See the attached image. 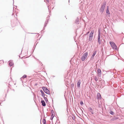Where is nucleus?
Wrapping results in <instances>:
<instances>
[{"label":"nucleus","mask_w":124,"mask_h":124,"mask_svg":"<svg viewBox=\"0 0 124 124\" xmlns=\"http://www.w3.org/2000/svg\"><path fill=\"white\" fill-rule=\"evenodd\" d=\"M41 103H42V105L43 106H45L46 105V104L44 100L41 101Z\"/></svg>","instance_id":"obj_11"},{"label":"nucleus","mask_w":124,"mask_h":124,"mask_svg":"<svg viewBox=\"0 0 124 124\" xmlns=\"http://www.w3.org/2000/svg\"><path fill=\"white\" fill-rule=\"evenodd\" d=\"M79 21L78 19H78H77L75 21V23L76 24H78L79 22Z\"/></svg>","instance_id":"obj_16"},{"label":"nucleus","mask_w":124,"mask_h":124,"mask_svg":"<svg viewBox=\"0 0 124 124\" xmlns=\"http://www.w3.org/2000/svg\"><path fill=\"white\" fill-rule=\"evenodd\" d=\"M106 5V3L104 2L101 5V8L100 9V11L102 13H103L104 8H105Z\"/></svg>","instance_id":"obj_3"},{"label":"nucleus","mask_w":124,"mask_h":124,"mask_svg":"<svg viewBox=\"0 0 124 124\" xmlns=\"http://www.w3.org/2000/svg\"><path fill=\"white\" fill-rule=\"evenodd\" d=\"M80 104L82 105L83 104V103L82 101H80Z\"/></svg>","instance_id":"obj_24"},{"label":"nucleus","mask_w":124,"mask_h":124,"mask_svg":"<svg viewBox=\"0 0 124 124\" xmlns=\"http://www.w3.org/2000/svg\"><path fill=\"white\" fill-rule=\"evenodd\" d=\"M81 83V80H78L77 83V87L79 88L80 87V84Z\"/></svg>","instance_id":"obj_9"},{"label":"nucleus","mask_w":124,"mask_h":124,"mask_svg":"<svg viewBox=\"0 0 124 124\" xmlns=\"http://www.w3.org/2000/svg\"><path fill=\"white\" fill-rule=\"evenodd\" d=\"M94 79L96 81H97L98 80L97 77L96 76H95L94 78Z\"/></svg>","instance_id":"obj_21"},{"label":"nucleus","mask_w":124,"mask_h":124,"mask_svg":"<svg viewBox=\"0 0 124 124\" xmlns=\"http://www.w3.org/2000/svg\"><path fill=\"white\" fill-rule=\"evenodd\" d=\"M89 109L90 111H92V108H89Z\"/></svg>","instance_id":"obj_28"},{"label":"nucleus","mask_w":124,"mask_h":124,"mask_svg":"<svg viewBox=\"0 0 124 124\" xmlns=\"http://www.w3.org/2000/svg\"><path fill=\"white\" fill-rule=\"evenodd\" d=\"M9 64L10 66H11L14 65V63L12 61L10 60L9 61Z\"/></svg>","instance_id":"obj_12"},{"label":"nucleus","mask_w":124,"mask_h":124,"mask_svg":"<svg viewBox=\"0 0 124 124\" xmlns=\"http://www.w3.org/2000/svg\"><path fill=\"white\" fill-rule=\"evenodd\" d=\"M13 4L14 3V0H13Z\"/></svg>","instance_id":"obj_34"},{"label":"nucleus","mask_w":124,"mask_h":124,"mask_svg":"<svg viewBox=\"0 0 124 124\" xmlns=\"http://www.w3.org/2000/svg\"><path fill=\"white\" fill-rule=\"evenodd\" d=\"M27 77V75H24L23 77L20 78V79L21 80H22V78H23V79L24 78H26Z\"/></svg>","instance_id":"obj_15"},{"label":"nucleus","mask_w":124,"mask_h":124,"mask_svg":"<svg viewBox=\"0 0 124 124\" xmlns=\"http://www.w3.org/2000/svg\"><path fill=\"white\" fill-rule=\"evenodd\" d=\"M88 54L87 52H86L84 54L81 58V59L82 61H84L87 57Z\"/></svg>","instance_id":"obj_4"},{"label":"nucleus","mask_w":124,"mask_h":124,"mask_svg":"<svg viewBox=\"0 0 124 124\" xmlns=\"http://www.w3.org/2000/svg\"><path fill=\"white\" fill-rule=\"evenodd\" d=\"M54 117V114H52L51 117L50 118V119L51 120H52Z\"/></svg>","instance_id":"obj_19"},{"label":"nucleus","mask_w":124,"mask_h":124,"mask_svg":"<svg viewBox=\"0 0 124 124\" xmlns=\"http://www.w3.org/2000/svg\"><path fill=\"white\" fill-rule=\"evenodd\" d=\"M109 113L112 115H113L115 114L114 113L113 111H110L109 112Z\"/></svg>","instance_id":"obj_18"},{"label":"nucleus","mask_w":124,"mask_h":124,"mask_svg":"<svg viewBox=\"0 0 124 124\" xmlns=\"http://www.w3.org/2000/svg\"><path fill=\"white\" fill-rule=\"evenodd\" d=\"M91 113L92 114H93L94 113L93 112V111H90Z\"/></svg>","instance_id":"obj_29"},{"label":"nucleus","mask_w":124,"mask_h":124,"mask_svg":"<svg viewBox=\"0 0 124 124\" xmlns=\"http://www.w3.org/2000/svg\"><path fill=\"white\" fill-rule=\"evenodd\" d=\"M51 113H52V114H54V111L53 110H52L51 111Z\"/></svg>","instance_id":"obj_23"},{"label":"nucleus","mask_w":124,"mask_h":124,"mask_svg":"<svg viewBox=\"0 0 124 124\" xmlns=\"http://www.w3.org/2000/svg\"><path fill=\"white\" fill-rule=\"evenodd\" d=\"M110 44L112 47L114 49H116L117 48V47L115 44L112 41H110Z\"/></svg>","instance_id":"obj_2"},{"label":"nucleus","mask_w":124,"mask_h":124,"mask_svg":"<svg viewBox=\"0 0 124 124\" xmlns=\"http://www.w3.org/2000/svg\"><path fill=\"white\" fill-rule=\"evenodd\" d=\"M17 25L16 24H15V25Z\"/></svg>","instance_id":"obj_36"},{"label":"nucleus","mask_w":124,"mask_h":124,"mask_svg":"<svg viewBox=\"0 0 124 124\" xmlns=\"http://www.w3.org/2000/svg\"><path fill=\"white\" fill-rule=\"evenodd\" d=\"M42 89L46 93L48 94H50L49 91L46 88L44 87H43Z\"/></svg>","instance_id":"obj_1"},{"label":"nucleus","mask_w":124,"mask_h":124,"mask_svg":"<svg viewBox=\"0 0 124 124\" xmlns=\"http://www.w3.org/2000/svg\"><path fill=\"white\" fill-rule=\"evenodd\" d=\"M44 99L45 100V101H48V100L46 98V97H45L44 98Z\"/></svg>","instance_id":"obj_22"},{"label":"nucleus","mask_w":124,"mask_h":124,"mask_svg":"<svg viewBox=\"0 0 124 124\" xmlns=\"http://www.w3.org/2000/svg\"><path fill=\"white\" fill-rule=\"evenodd\" d=\"M41 95H42V96L43 97V98H44L45 97V94L44 93L42 94Z\"/></svg>","instance_id":"obj_26"},{"label":"nucleus","mask_w":124,"mask_h":124,"mask_svg":"<svg viewBox=\"0 0 124 124\" xmlns=\"http://www.w3.org/2000/svg\"><path fill=\"white\" fill-rule=\"evenodd\" d=\"M45 95V97H47V96L46 95Z\"/></svg>","instance_id":"obj_32"},{"label":"nucleus","mask_w":124,"mask_h":124,"mask_svg":"<svg viewBox=\"0 0 124 124\" xmlns=\"http://www.w3.org/2000/svg\"><path fill=\"white\" fill-rule=\"evenodd\" d=\"M46 124V123H45V124Z\"/></svg>","instance_id":"obj_35"},{"label":"nucleus","mask_w":124,"mask_h":124,"mask_svg":"<svg viewBox=\"0 0 124 124\" xmlns=\"http://www.w3.org/2000/svg\"><path fill=\"white\" fill-rule=\"evenodd\" d=\"M96 53V51H94L93 53V54L92 56L91 60H92L93 59V58Z\"/></svg>","instance_id":"obj_8"},{"label":"nucleus","mask_w":124,"mask_h":124,"mask_svg":"<svg viewBox=\"0 0 124 124\" xmlns=\"http://www.w3.org/2000/svg\"><path fill=\"white\" fill-rule=\"evenodd\" d=\"M43 124L46 123V121L45 119H43Z\"/></svg>","instance_id":"obj_20"},{"label":"nucleus","mask_w":124,"mask_h":124,"mask_svg":"<svg viewBox=\"0 0 124 124\" xmlns=\"http://www.w3.org/2000/svg\"><path fill=\"white\" fill-rule=\"evenodd\" d=\"M44 1L46 2H47V3H49V0H44Z\"/></svg>","instance_id":"obj_27"},{"label":"nucleus","mask_w":124,"mask_h":124,"mask_svg":"<svg viewBox=\"0 0 124 124\" xmlns=\"http://www.w3.org/2000/svg\"><path fill=\"white\" fill-rule=\"evenodd\" d=\"M98 74L99 77H100L101 75V70L100 69H98L97 70Z\"/></svg>","instance_id":"obj_7"},{"label":"nucleus","mask_w":124,"mask_h":124,"mask_svg":"<svg viewBox=\"0 0 124 124\" xmlns=\"http://www.w3.org/2000/svg\"><path fill=\"white\" fill-rule=\"evenodd\" d=\"M48 17H47V19H46V20L45 21L44 25V27H46V24H47L48 23V19L47 18Z\"/></svg>","instance_id":"obj_13"},{"label":"nucleus","mask_w":124,"mask_h":124,"mask_svg":"<svg viewBox=\"0 0 124 124\" xmlns=\"http://www.w3.org/2000/svg\"><path fill=\"white\" fill-rule=\"evenodd\" d=\"M98 39L99 44L100 45L101 44V43L100 39V32L99 30V31H98Z\"/></svg>","instance_id":"obj_6"},{"label":"nucleus","mask_w":124,"mask_h":124,"mask_svg":"<svg viewBox=\"0 0 124 124\" xmlns=\"http://www.w3.org/2000/svg\"><path fill=\"white\" fill-rule=\"evenodd\" d=\"M97 98L98 99H101V96L100 93H98L97 94Z\"/></svg>","instance_id":"obj_10"},{"label":"nucleus","mask_w":124,"mask_h":124,"mask_svg":"<svg viewBox=\"0 0 124 124\" xmlns=\"http://www.w3.org/2000/svg\"><path fill=\"white\" fill-rule=\"evenodd\" d=\"M47 7H48V9L49 10V6H47Z\"/></svg>","instance_id":"obj_31"},{"label":"nucleus","mask_w":124,"mask_h":124,"mask_svg":"<svg viewBox=\"0 0 124 124\" xmlns=\"http://www.w3.org/2000/svg\"><path fill=\"white\" fill-rule=\"evenodd\" d=\"M16 19L17 20V21H18V19H17H17Z\"/></svg>","instance_id":"obj_33"},{"label":"nucleus","mask_w":124,"mask_h":124,"mask_svg":"<svg viewBox=\"0 0 124 124\" xmlns=\"http://www.w3.org/2000/svg\"><path fill=\"white\" fill-rule=\"evenodd\" d=\"M118 117H115L111 119L112 120H114L118 119Z\"/></svg>","instance_id":"obj_17"},{"label":"nucleus","mask_w":124,"mask_h":124,"mask_svg":"<svg viewBox=\"0 0 124 124\" xmlns=\"http://www.w3.org/2000/svg\"><path fill=\"white\" fill-rule=\"evenodd\" d=\"M89 33V31H88L86 34L85 35H87Z\"/></svg>","instance_id":"obj_30"},{"label":"nucleus","mask_w":124,"mask_h":124,"mask_svg":"<svg viewBox=\"0 0 124 124\" xmlns=\"http://www.w3.org/2000/svg\"><path fill=\"white\" fill-rule=\"evenodd\" d=\"M40 92L41 93V95L42 94H43V93H44V92H43V91L42 90H40Z\"/></svg>","instance_id":"obj_25"},{"label":"nucleus","mask_w":124,"mask_h":124,"mask_svg":"<svg viewBox=\"0 0 124 124\" xmlns=\"http://www.w3.org/2000/svg\"><path fill=\"white\" fill-rule=\"evenodd\" d=\"M94 32V31H92L90 33L89 35V41H91L93 39V34Z\"/></svg>","instance_id":"obj_5"},{"label":"nucleus","mask_w":124,"mask_h":124,"mask_svg":"<svg viewBox=\"0 0 124 124\" xmlns=\"http://www.w3.org/2000/svg\"><path fill=\"white\" fill-rule=\"evenodd\" d=\"M106 12L107 14H110V13L109 12V7L108 6H107V8L106 10Z\"/></svg>","instance_id":"obj_14"}]
</instances>
